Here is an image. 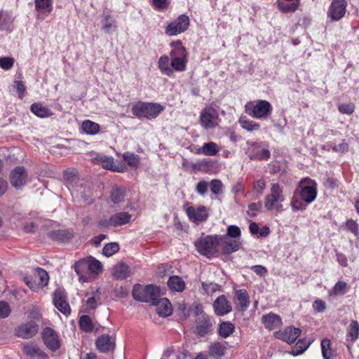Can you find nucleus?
<instances>
[{"label": "nucleus", "instance_id": "f257e3e1", "mask_svg": "<svg viewBox=\"0 0 359 359\" xmlns=\"http://www.w3.org/2000/svg\"><path fill=\"white\" fill-rule=\"evenodd\" d=\"M170 66L176 72H184L187 64L188 53L180 41L170 43Z\"/></svg>", "mask_w": 359, "mask_h": 359}, {"label": "nucleus", "instance_id": "f03ea898", "mask_svg": "<svg viewBox=\"0 0 359 359\" xmlns=\"http://www.w3.org/2000/svg\"><path fill=\"white\" fill-rule=\"evenodd\" d=\"M132 294L135 300L153 305L160 297V291L158 287L154 285L143 287L137 284L134 285Z\"/></svg>", "mask_w": 359, "mask_h": 359}, {"label": "nucleus", "instance_id": "7ed1b4c3", "mask_svg": "<svg viewBox=\"0 0 359 359\" xmlns=\"http://www.w3.org/2000/svg\"><path fill=\"white\" fill-rule=\"evenodd\" d=\"M285 201L283 188L279 184H271L270 194L264 198V207L267 210H276L278 212L283 211L282 202Z\"/></svg>", "mask_w": 359, "mask_h": 359}, {"label": "nucleus", "instance_id": "20e7f679", "mask_svg": "<svg viewBox=\"0 0 359 359\" xmlns=\"http://www.w3.org/2000/svg\"><path fill=\"white\" fill-rule=\"evenodd\" d=\"M163 109L164 107L158 103L139 102L133 105L132 113L139 118L151 119L156 118Z\"/></svg>", "mask_w": 359, "mask_h": 359}, {"label": "nucleus", "instance_id": "39448f33", "mask_svg": "<svg viewBox=\"0 0 359 359\" xmlns=\"http://www.w3.org/2000/svg\"><path fill=\"white\" fill-rule=\"evenodd\" d=\"M245 112L250 116L259 119H265L271 115L272 106L266 100H258L248 102L245 105Z\"/></svg>", "mask_w": 359, "mask_h": 359}, {"label": "nucleus", "instance_id": "423d86ee", "mask_svg": "<svg viewBox=\"0 0 359 359\" xmlns=\"http://www.w3.org/2000/svg\"><path fill=\"white\" fill-rule=\"evenodd\" d=\"M102 269L101 262L93 257L79 260L74 264L75 271L79 276V280L83 283L88 280V277L85 275L87 270L93 273H98Z\"/></svg>", "mask_w": 359, "mask_h": 359}, {"label": "nucleus", "instance_id": "0eeeda50", "mask_svg": "<svg viewBox=\"0 0 359 359\" xmlns=\"http://www.w3.org/2000/svg\"><path fill=\"white\" fill-rule=\"evenodd\" d=\"M221 240L219 236H207L200 238L195 242V247L197 251L210 258L217 252V247Z\"/></svg>", "mask_w": 359, "mask_h": 359}, {"label": "nucleus", "instance_id": "6e6552de", "mask_svg": "<svg viewBox=\"0 0 359 359\" xmlns=\"http://www.w3.org/2000/svg\"><path fill=\"white\" fill-rule=\"evenodd\" d=\"M23 280L31 290L36 292L48 285L49 276L44 269L37 268L30 275L25 276Z\"/></svg>", "mask_w": 359, "mask_h": 359}, {"label": "nucleus", "instance_id": "1a4fd4ad", "mask_svg": "<svg viewBox=\"0 0 359 359\" xmlns=\"http://www.w3.org/2000/svg\"><path fill=\"white\" fill-rule=\"evenodd\" d=\"M196 313L195 333L199 337H204L212 330V322L210 317L197 308Z\"/></svg>", "mask_w": 359, "mask_h": 359}, {"label": "nucleus", "instance_id": "9d476101", "mask_svg": "<svg viewBox=\"0 0 359 359\" xmlns=\"http://www.w3.org/2000/svg\"><path fill=\"white\" fill-rule=\"evenodd\" d=\"M219 116L217 111L211 107H205L200 115V123L205 129L214 128L218 125Z\"/></svg>", "mask_w": 359, "mask_h": 359}, {"label": "nucleus", "instance_id": "9b49d317", "mask_svg": "<svg viewBox=\"0 0 359 359\" xmlns=\"http://www.w3.org/2000/svg\"><path fill=\"white\" fill-rule=\"evenodd\" d=\"M189 18L186 15H180L177 19L171 22L165 27V33L168 36H175L185 32L189 25Z\"/></svg>", "mask_w": 359, "mask_h": 359}, {"label": "nucleus", "instance_id": "f8f14e48", "mask_svg": "<svg viewBox=\"0 0 359 359\" xmlns=\"http://www.w3.org/2000/svg\"><path fill=\"white\" fill-rule=\"evenodd\" d=\"M42 339L49 350L56 351L61 346V341L57 333L52 328L46 327L41 333Z\"/></svg>", "mask_w": 359, "mask_h": 359}, {"label": "nucleus", "instance_id": "ddd939ff", "mask_svg": "<svg viewBox=\"0 0 359 359\" xmlns=\"http://www.w3.org/2000/svg\"><path fill=\"white\" fill-rule=\"evenodd\" d=\"M346 7V0H332L328 9L327 16L332 21H338L345 15Z\"/></svg>", "mask_w": 359, "mask_h": 359}, {"label": "nucleus", "instance_id": "4468645a", "mask_svg": "<svg viewBox=\"0 0 359 359\" xmlns=\"http://www.w3.org/2000/svg\"><path fill=\"white\" fill-rule=\"evenodd\" d=\"M38 330V324L34 320H30L18 326L15 329V335L22 339H28L35 336Z\"/></svg>", "mask_w": 359, "mask_h": 359}, {"label": "nucleus", "instance_id": "2eb2a0df", "mask_svg": "<svg viewBox=\"0 0 359 359\" xmlns=\"http://www.w3.org/2000/svg\"><path fill=\"white\" fill-rule=\"evenodd\" d=\"M132 215L127 212H119L112 215L108 220L102 221L100 225L104 227L118 226L130 223Z\"/></svg>", "mask_w": 359, "mask_h": 359}, {"label": "nucleus", "instance_id": "dca6fc26", "mask_svg": "<svg viewBox=\"0 0 359 359\" xmlns=\"http://www.w3.org/2000/svg\"><path fill=\"white\" fill-rule=\"evenodd\" d=\"M186 212L189 219L196 224L205 222L208 218V209L203 205L198 208L189 206L186 209Z\"/></svg>", "mask_w": 359, "mask_h": 359}, {"label": "nucleus", "instance_id": "f3484780", "mask_svg": "<svg viewBox=\"0 0 359 359\" xmlns=\"http://www.w3.org/2000/svg\"><path fill=\"white\" fill-rule=\"evenodd\" d=\"M53 303L55 307L63 314L69 315L70 313L71 309L67 301V296L61 289H57L55 291Z\"/></svg>", "mask_w": 359, "mask_h": 359}, {"label": "nucleus", "instance_id": "a211bd4d", "mask_svg": "<svg viewBox=\"0 0 359 359\" xmlns=\"http://www.w3.org/2000/svg\"><path fill=\"white\" fill-rule=\"evenodd\" d=\"M95 344L97 348L102 353L114 351L116 347V339L114 336L102 334L97 339Z\"/></svg>", "mask_w": 359, "mask_h": 359}, {"label": "nucleus", "instance_id": "6ab92c4d", "mask_svg": "<svg viewBox=\"0 0 359 359\" xmlns=\"http://www.w3.org/2000/svg\"><path fill=\"white\" fill-rule=\"evenodd\" d=\"M234 302L236 309L238 311H245L250 305V297L246 290L241 289L235 291Z\"/></svg>", "mask_w": 359, "mask_h": 359}, {"label": "nucleus", "instance_id": "aec40b11", "mask_svg": "<svg viewBox=\"0 0 359 359\" xmlns=\"http://www.w3.org/2000/svg\"><path fill=\"white\" fill-rule=\"evenodd\" d=\"M27 175L23 167L15 168L11 174V184L15 188H20L27 181Z\"/></svg>", "mask_w": 359, "mask_h": 359}, {"label": "nucleus", "instance_id": "412c9836", "mask_svg": "<svg viewBox=\"0 0 359 359\" xmlns=\"http://www.w3.org/2000/svg\"><path fill=\"white\" fill-rule=\"evenodd\" d=\"M213 308L217 316L226 315L232 310L231 305L224 295H220L215 300Z\"/></svg>", "mask_w": 359, "mask_h": 359}, {"label": "nucleus", "instance_id": "4be33fe9", "mask_svg": "<svg viewBox=\"0 0 359 359\" xmlns=\"http://www.w3.org/2000/svg\"><path fill=\"white\" fill-rule=\"evenodd\" d=\"M23 351L27 355L34 359H48V355L34 343L25 344Z\"/></svg>", "mask_w": 359, "mask_h": 359}, {"label": "nucleus", "instance_id": "5701e85b", "mask_svg": "<svg viewBox=\"0 0 359 359\" xmlns=\"http://www.w3.org/2000/svg\"><path fill=\"white\" fill-rule=\"evenodd\" d=\"M311 183V184L302 187L300 191L301 198L306 203L313 201L317 196L316 184L313 182Z\"/></svg>", "mask_w": 359, "mask_h": 359}, {"label": "nucleus", "instance_id": "b1692460", "mask_svg": "<svg viewBox=\"0 0 359 359\" xmlns=\"http://www.w3.org/2000/svg\"><path fill=\"white\" fill-rule=\"evenodd\" d=\"M154 305L156 306L157 313L161 316L166 317L172 313V306L167 298L159 297Z\"/></svg>", "mask_w": 359, "mask_h": 359}, {"label": "nucleus", "instance_id": "393cba45", "mask_svg": "<svg viewBox=\"0 0 359 359\" xmlns=\"http://www.w3.org/2000/svg\"><path fill=\"white\" fill-rule=\"evenodd\" d=\"M301 333V330L293 327H287L280 333V338L288 344L294 343Z\"/></svg>", "mask_w": 359, "mask_h": 359}, {"label": "nucleus", "instance_id": "a878e982", "mask_svg": "<svg viewBox=\"0 0 359 359\" xmlns=\"http://www.w3.org/2000/svg\"><path fill=\"white\" fill-rule=\"evenodd\" d=\"M131 275L129 267L127 264L119 262L113 268V276L116 279H126Z\"/></svg>", "mask_w": 359, "mask_h": 359}, {"label": "nucleus", "instance_id": "bb28decb", "mask_svg": "<svg viewBox=\"0 0 359 359\" xmlns=\"http://www.w3.org/2000/svg\"><path fill=\"white\" fill-rule=\"evenodd\" d=\"M219 147L214 142L205 143L201 147L197 149L196 154L205 156H215L219 151Z\"/></svg>", "mask_w": 359, "mask_h": 359}, {"label": "nucleus", "instance_id": "cd10ccee", "mask_svg": "<svg viewBox=\"0 0 359 359\" xmlns=\"http://www.w3.org/2000/svg\"><path fill=\"white\" fill-rule=\"evenodd\" d=\"M126 196V188L123 187H114L111 191L110 199L114 203H121L124 201Z\"/></svg>", "mask_w": 359, "mask_h": 359}, {"label": "nucleus", "instance_id": "c85d7f7f", "mask_svg": "<svg viewBox=\"0 0 359 359\" xmlns=\"http://www.w3.org/2000/svg\"><path fill=\"white\" fill-rule=\"evenodd\" d=\"M262 322L269 330H273L280 325L281 319L276 314L269 313L263 316Z\"/></svg>", "mask_w": 359, "mask_h": 359}, {"label": "nucleus", "instance_id": "c756f323", "mask_svg": "<svg viewBox=\"0 0 359 359\" xmlns=\"http://www.w3.org/2000/svg\"><path fill=\"white\" fill-rule=\"evenodd\" d=\"M233 238L226 236L224 238L223 252L224 254H230L237 251L241 244L238 239H232Z\"/></svg>", "mask_w": 359, "mask_h": 359}, {"label": "nucleus", "instance_id": "7c9ffc66", "mask_svg": "<svg viewBox=\"0 0 359 359\" xmlns=\"http://www.w3.org/2000/svg\"><path fill=\"white\" fill-rule=\"evenodd\" d=\"M185 283L182 278L177 276H172L168 280V287L173 291L181 292L185 289Z\"/></svg>", "mask_w": 359, "mask_h": 359}, {"label": "nucleus", "instance_id": "2f4dec72", "mask_svg": "<svg viewBox=\"0 0 359 359\" xmlns=\"http://www.w3.org/2000/svg\"><path fill=\"white\" fill-rule=\"evenodd\" d=\"M30 109L33 114L40 118L49 117L53 114L50 109L47 107L43 106L41 103L32 104Z\"/></svg>", "mask_w": 359, "mask_h": 359}, {"label": "nucleus", "instance_id": "473e14b6", "mask_svg": "<svg viewBox=\"0 0 359 359\" xmlns=\"http://www.w3.org/2000/svg\"><path fill=\"white\" fill-rule=\"evenodd\" d=\"M158 67L162 73L167 76H171L173 74V69L170 66V62L168 55H162L158 62Z\"/></svg>", "mask_w": 359, "mask_h": 359}, {"label": "nucleus", "instance_id": "72a5a7b5", "mask_svg": "<svg viewBox=\"0 0 359 359\" xmlns=\"http://www.w3.org/2000/svg\"><path fill=\"white\" fill-rule=\"evenodd\" d=\"M359 336V323L356 320H351L348 327H347V339L346 340L351 341L353 343L356 341Z\"/></svg>", "mask_w": 359, "mask_h": 359}, {"label": "nucleus", "instance_id": "f704fd0d", "mask_svg": "<svg viewBox=\"0 0 359 359\" xmlns=\"http://www.w3.org/2000/svg\"><path fill=\"white\" fill-rule=\"evenodd\" d=\"M64 179L69 190L74 188L75 184L79 182L77 172L74 169H67L64 173Z\"/></svg>", "mask_w": 359, "mask_h": 359}, {"label": "nucleus", "instance_id": "c9c22d12", "mask_svg": "<svg viewBox=\"0 0 359 359\" xmlns=\"http://www.w3.org/2000/svg\"><path fill=\"white\" fill-rule=\"evenodd\" d=\"M102 27L106 33H111L116 30V21L110 14H106L104 15L103 19L102 20Z\"/></svg>", "mask_w": 359, "mask_h": 359}, {"label": "nucleus", "instance_id": "e433bc0d", "mask_svg": "<svg viewBox=\"0 0 359 359\" xmlns=\"http://www.w3.org/2000/svg\"><path fill=\"white\" fill-rule=\"evenodd\" d=\"M53 239L65 242L70 240L73 237V233L67 229H59L50 233Z\"/></svg>", "mask_w": 359, "mask_h": 359}, {"label": "nucleus", "instance_id": "4c0bfd02", "mask_svg": "<svg viewBox=\"0 0 359 359\" xmlns=\"http://www.w3.org/2000/svg\"><path fill=\"white\" fill-rule=\"evenodd\" d=\"M299 4V0L290 2H285L280 0H278L277 1L278 7L283 13L294 12L297 10Z\"/></svg>", "mask_w": 359, "mask_h": 359}, {"label": "nucleus", "instance_id": "58836bf2", "mask_svg": "<svg viewBox=\"0 0 359 359\" xmlns=\"http://www.w3.org/2000/svg\"><path fill=\"white\" fill-rule=\"evenodd\" d=\"M81 128L84 133L91 135L97 134L100 131V126L97 123L90 120L83 121Z\"/></svg>", "mask_w": 359, "mask_h": 359}, {"label": "nucleus", "instance_id": "ea45409f", "mask_svg": "<svg viewBox=\"0 0 359 359\" xmlns=\"http://www.w3.org/2000/svg\"><path fill=\"white\" fill-rule=\"evenodd\" d=\"M239 123L243 129L250 132L258 130L260 127L258 123L250 120L245 116H243L239 118Z\"/></svg>", "mask_w": 359, "mask_h": 359}, {"label": "nucleus", "instance_id": "a19ab883", "mask_svg": "<svg viewBox=\"0 0 359 359\" xmlns=\"http://www.w3.org/2000/svg\"><path fill=\"white\" fill-rule=\"evenodd\" d=\"M225 346L219 343L215 342L209 346V354L212 357H222L224 354Z\"/></svg>", "mask_w": 359, "mask_h": 359}, {"label": "nucleus", "instance_id": "79ce46f5", "mask_svg": "<svg viewBox=\"0 0 359 359\" xmlns=\"http://www.w3.org/2000/svg\"><path fill=\"white\" fill-rule=\"evenodd\" d=\"M331 342L328 339H324L321 341V349L323 357L325 359H331L334 356V353L330 348Z\"/></svg>", "mask_w": 359, "mask_h": 359}, {"label": "nucleus", "instance_id": "37998d69", "mask_svg": "<svg viewBox=\"0 0 359 359\" xmlns=\"http://www.w3.org/2000/svg\"><path fill=\"white\" fill-rule=\"evenodd\" d=\"M102 166L104 168L111 170L116 172H122L123 170L116 165L114 163V158L112 157L104 156L100 158Z\"/></svg>", "mask_w": 359, "mask_h": 359}, {"label": "nucleus", "instance_id": "c03bdc74", "mask_svg": "<svg viewBox=\"0 0 359 359\" xmlns=\"http://www.w3.org/2000/svg\"><path fill=\"white\" fill-rule=\"evenodd\" d=\"M34 4L38 12L49 13L51 11L52 0H34Z\"/></svg>", "mask_w": 359, "mask_h": 359}, {"label": "nucleus", "instance_id": "a18cd8bd", "mask_svg": "<svg viewBox=\"0 0 359 359\" xmlns=\"http://www.w3.org/2000/svg\"><path fill=\"white\" fill-rule=\"evenodd\" d=\"M234 330V326L229 322H224L220 324L219 334L224 338L228 337Z\"/></svg>", "mask_w": 359, "mask_h": 359}, {"label": "nucleus", "instance_id": "49530a36", "mask_svg": "<svg viewBox=\"0 0 359 359\" xmlns=\"http://www.w3.org/2000/svg\"><path fill=\"white\" fill-rule=\"evenodd\" d=\"M26 314L29 319L39 320L41 318L42 314L41 309L36 305H31L29 306Z\"/></svg>", "mask_w": 359, "mask_h": 359}, {"label": "nucleus", "instance_id": "de8ad7c7", "mask_svg": "<svg viewBox=\"0 0 359 359\" xmlns=\"http://www.w3.org/2000/svg\"><path fill=\"white\" fill-rule=\"evenodd\" d=\"M270 151L267 149H257L249 155L250 159L253 160H267L270 157Z\"/></svg>", "mask_w": 359, "mask_h": 359}, {"label": "nucleus", "instance_id": "09e8293b", "mask_svg": "<svg viewBox=\"0 0 359 359\" xmlns=\"http://www.w3.org/2000/svg\"><path fill=\"white\" fill-rule=\"evenodd\" d=\"M119 250V245L117 243H109L105 245L102 249L103 255L110 257Z\"/></svg>", "mask_w": 359, "mask_h": 359}, {"label": "nucleus", "instance_id": "8fccbe9b", "mask_svg": "<svg viewBox=\"0 0 359 359\" xmlns=\"http://www.w3.org/2000/svg\"><path fill=\"white\" fill-rule=\"evenodd\" d=\"M79 326L85 332L93 330L91 319L88 316H82L79 319Z\"/></svg>", "mask_w": 359, "mask_h": 359}, {"label": "nucleus", "instance_id": "3c124183", "mask_svg": "<svg viewBox=\"0 0 359 359\" xmlns=\"http://www.w3.org/2000/svg\"><path fill=\"white\" fill-rule=\"evenodd\" d=\"M348 289L347 283L344 281H338L334 286L332 294L343 295L346 292Z\"/></svg>", "mask_w": 359, "mask_h": 359}, {"label": "nucleus", "instance_id": "603ef678", "mask_svg": "<svg viewBox=\"0 0 359 359\" xmlns=\"http://www.w3.org/2000/svg\"><path fill=\"white\" fill-rule=\"evenodd\" d=\"M310 344V342H308L306 340H299L296 344L294 350L292 351V354L294 355H296L302 353L304 351L307 349Z\"/></svg>", "mask_w": 359, "mask_h": 359}, {"label": "nucleus", "instance_id": "864d4df0", "mask_svg": "<svg viewBox=\"0 0 359 359\" xmlns=\"http://www.w3.org/2000/svg\"><path fill=\"white\" fill-rule=\"evenodd\" d=\"M123 158L130 165L136 166L139 164V157L135 154L126 152L123 154Z\"/></svg>", "mask_w": 359, "mask_h": 359}, {"label": "nucleus", "instance_id": "5fc2aeb1", "mask_svg": "<svg viewBox=\"0 0 359 359\" xmlns=\"http://www.w3.org/2000/svg\"><path fill=\"white\" fill-rule=\"evenodd\" d=\"M15 63L14 58L11 57H0V67L4 70L11 69Z\"/></svg>", "mask_w": 359, "mask_h": 359}, {"label": "nucleus", "instance_id": "6e6d98bb", "mask_svg": "<svg viewBox=\"0 0 359 359\" xmlns=\"http://www.w3.org/2000/svg\"><path fill=\"white\" fill-rule=\"evenodd\" d=\"M266 184L264 180L259 179L254 181L253 190L259 195H262L266 188Z\"/></svg>", "mask_w": 359, "mask_h": 359}, {"label": "nucleus", "instance_id": "4d7b16f0", "mask_svg": "<svg viewBox=\"0 0 359 359\" xmlns=\"http://www.w3.org/2000/svg\"><path fill=\"white\" fill-rule=\"evenodd\" d=\"M262 206V202L257 203H251L248 205V210L247 211V214L250 217H255L257 212L260 210Z\"/></svg>", "mask_w": 359, "mask_h": 359}, {"label": "nucleus", "instance_id": "13d9d810", "mask_svg": "<svg viewBox=\"0 0 359 359\" xmlns=\"http://www.w3.org/2000/svg\"><path fill=\"white\" fill-rule=\"evenodd\" d=\"M210 190L214 194H219L222 192V183L219 180H213L210 184Z\"/></svg>", "mask_w": 359, "mask_h": 359}, {"label": "nucleus", "instance_id": "bf43d9fd", "mask_svg": "<svg viewBox=\"0 0 359 359\" xmlns=\"http://www.w3.org/2000/svg\"><path fill=\"white\" fill-rule=\"evenodd\" d=\"M240 236L241 230L237 226L231 225L228 226L226 236L233 238H238L240 237Z\"/></svg>", "mask_w": 359, "mask_h": 359}, {"label": "nucleus", "instance_id": "052dcab7", "mask_svg": "<svg viewBox=\"0 0 359 359\" xmlns=\"http://www.w3.org/2000/svg\"><path fill=\"white\" fill-rule=\"evenodd\" d=\"M11 313V309L6 302H0V318H6Z\"/></svg>", "mask_w": 359, "mask_h": 359}, {"label": "nucleus", "instance_id": "680f3d73", "mask_svg": "<svg viewBox=\"0 0 359 359\" xmlns=\"http://www.w3.org/2000/svg\"><path fill=\"white\" fill-rule=\"evenodd\" d=\"M97 306L96 296L89 297L86 301L85 311L89 312L90 310H94Z\"/></svg>", "mask_w": 359, "mask_h": 359}, {"label": "nucleus", "instance_id": "e2e57ef3", "mask_svg": "<svg viewBox=\"0 0 359 359\" xmlns=\"http://www.w3.org/2000/svg\"><path fill=\"white\" fill-rule=\"evenodd\" d=\"M202 287L206 292V293L215 292L219 290V285L213 283H202Z\"/></svg>", "mask_w": 359, "mask_h": 359}, {"label": "nucleus", "instance_id": "0e129e2a", "mask_svg": "<svg viewBox=\"0 0 359 359\" xmlns=\"http://www.w3.org/2000/svg\"><path fill=\"white\" fill-rule=\"evenodd\" d=\"M355 110V105L353 103L342 104L339 106V111L342 114H351Z\"/></svg>", "mask_w": 359, "mask_h": 359}, {"label": "nucleus", "instance_id": "69168bd1", "mask_svg": "<svg viewBox=\"0 0 359 359\" xmlns=\"http://www.w3.org/2000/svg\"><path fill=\"white\" fill-rule=\"evenodd\" d=\"M346 229L350 231L351 233H353L354 235H358V225L353 219H348L346 222Z\"/></svg>", "mask_w": 359, "mask_h": 359}, {"label": "nucleus", "instance_id": "338daca9", "mask_svg": "<svg viewBox=\"0 0 359 359\" xmlns=\"http://www.w3.org/2000/svg\"><path fill=\"white\" fill-rule=\"evenodd\" d=\"M314 310L317 312H323L326 308L325 302L321 299L316 300L313 304Z\"/></svg>", "mask_w": 359, "mask_h": 359}, {"label": "nucleus", "instance_id": "774afa93", "mask_svg": "<svg viewBox=\"0 0 359 359\" xmlns=\"http://www.w3.org/2000/svg\"><path fill=\"white\" fill-rule=\"evenodd\" d=\"M348 144L345 142H343L337 145H334L332 147V150L334 151L341 153V154H344V153L348 151Z\"/></svg>", "mask_w": 359, "mask_h": 359}]
</instances>
